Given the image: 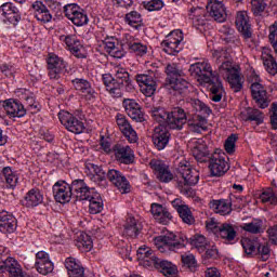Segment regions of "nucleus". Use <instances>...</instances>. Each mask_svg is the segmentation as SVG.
Segmentation results:
<instances>
[{
  "label": "nucleus",
  "mask_w": 277,
  "mask_h": 277,
  "mask_svg": "<svg viewBox=\"0 0 277 277\" xmlns=\"http://www.w3.org/2000/svg\"><path fill=\"white\" fill-rule=\"evenodd\" d=\"M189 72L193 77H197L199 83L208 85L211 95L210 98L214 103H220L222 101V94H224V87H222V81L220 76L213 72L211 64L209 61H202L195 64H192L189 67Z\"/></svg>",
  "instance_id": "obj_1"
},
{
  "label": "nucleus",
  "mask_w": 277,
  "mask_h": 277,
  "mask_svg": "<svg viewBox=\"0 0 277 277\" xmlns=\"http://www.w3.org/2000/svg\"><path fill=\"white\" fill-rule=\"evenodd\" d=\"M54 199L61 205L70 202L72 196L78 202L89 198L88 184L84 180H74L71 184H68L64 180L57 181L52 187Z\"/></svg>",
  "instance_id": "obj_2"
},
{
  "label": "nucleus",
  "mask_w": 277,
  "mask_h": 277,
  "mask_svg": "<svg viewBox=\"0 0 277 277\" xmlns=\"http://www.w3.org/2000/svg\"><path fill=\"white\" fill-rule=\"evenodd\" d=\"M102 81L113 98H120L122 96L124 85L126 88H133L129 71L122 67L115 69V77L111 74L102 75Z\"/></svg>",
  "instance_id": "obj_3"
},
{
  "label": "nucleus",
  "mask_w": 277,
  "mask_h": 277,
  "mask_svg": "<svg viewBox=\"0 0 277 277\" xmlns=\"http://www.w3.org/2000/svg\"><path fill=\"white\" fill-rule=\"evenodd\" d=\"M192 107L201 115H194L186 119V124L192 133H202L207 131V117L211 116L213 110L205 102L198 98H192L189 101Z\"/></svg>",
  "instance_id": "obj_4"
},
{
  "label": "nucleus",
  "mask_w": 277,
  "mask_h": 277,
  "mask_svg": "<svg viewBox=\"0 0 277 277\" xmlns=\"http://www.w3.org/2000/svg\"><path fill=\"white\" fill-rule=\"evenodd\" d=\"M182 180L177 182V188L183 196L187 198L194 196V188L192 186L197 185L200 176L196 170H193L187 164L181 163L179 168Z\"/></svg>",
  "instance_id": "obj_5"
},
{
  "label": "nucleus",
  "mask_w": 277,
  "mask_h": 277,
  "mask_svg": "<svg viewBox=\"0 0 277 277\" xmlns=\"http://www.w3.org/2000/svg\"><path fill=\"white\" fill-rule=\"evenodd\" d=\"M156 243L158 246V250L161 252H166V250L176 252V250L185 248V246L189 243V240L185 236H180L179 238L174 233H168L163 236L157 237Z\"/></svg>",
  "instance_id": "obj_6"
},
{
  "label": "nucleus",
  "mask_w": 277,
  "mask_h": 277,
  "mask_svg": "<svg viewBox=\"0 0 277 277\" xmlns=\"http://www.w3.org/2000/svg\"><path fill=\"white\" fill-rule=\"evenodd\" d=\"M219 74L227 79L234 92H241L243 82L241 81V72L239 69L233 67V63L226 61L219 67Z\"/></svg>",
  "instance_id": "obj_7"
},
{
  "label": "nucleus",
  "mask_w": 277,
  "mask_h": 277,
  "mask_svg": "<svg viewBox=\"0 0 277 277\" xmlns=\"http://www.w3.org/2000/svg\"><path fill=\"white\" fill-rule=\"evenodd\" d=\"M48 75L50 79L60 81L64 72H68V63L64 58L57 56V54H49L47 58Z\"/></svg>",
  "instance_id": "obj_8"
},
{
  "label": "nucleus",
  "mask_w": 277,
  "mask_h": 277,
  "mask_svg": "<svg viewBox=\"0 0 277 277\" xmlns=\"http://www.w3.org/2000/svg\"><path fill=\"white\" fill-rule=\"evenodd\" d=\"M209 169L212 176H224L230 164H228V157L225 153H214L209 157Z\"/></svg>",
  "instance_id": "obj_9"
},
{
  "label": "nucleus",
  "mask_w": 277,
  "mask_h": 277,
  "mask_svg": "<svg viewBox=\"0 0 277 277\" xmlns=\"http://www.w3.org/2000/svg\"><path fill=\"white\" fill-rule=\"evenodd\" d=\"M63 12L68 18V21H71L76 25V27H83V25H88L90 23V19L88 18V13L81 6L78 4L71 3L66 4L63 6Z\"/></svg>",
  "instance_id": "obj_10"
},
{
  "label": "nucleus",
  "mask_w": 277,
  "mask_h": 277,
  "mask_svg": "<svg viewBox=\"0 0 277 277\" xmlns=\"http://www.w3.org/2000/svg\"><path fill=\"white\" fill-rule=\"evenodd\" d=\"M183 31L173 30L167 37L166 40L161 42V47L168 55H176L183 51Z\"/></svg>",
  "instance_id": "obj_11"
},
{
  "label": "nucleus",
  "mask_w": 277,
  "mask_h": 277,
  "mask_svg": "<svg viewBox=\"0 0 277 277\" xmlns=\"http://www.w3.org/2000/svg\"><path fill=\"white\" fill-rule=\"evenodd\" d=\"M58 119L61 124H63L67 131H70V133L79 135L85 131V124H83V121L76 118L75 115L70 114L69 111L61 110L58 113Z\"/></svg>",
  "instance_id": "obj_12"
},
{
  "label": "nucleus",
  "mask_w": 277,
  "mask_h": 277,
  "mask_svg": "<svg viewBox=\"0 0 277 277\" xmlns=\"http://www.w3.org/2000/svg\"><path fill=\"white\" fill-rule=\"evenodd\" d=\"M136 83H138L142 94L146 96H153L157 92V75L155 71L137 74Z\"/></svg>",
  "instance_id": "obj_13"
},
{
  "label": "nucleus",
  "mask_w": 277,
  "mask_h": 277,
  "mask_svg": "<svg viewBox=\"0 0 277 277\" xmlns=\"http://www.w3.org/2000/svg\"><path fill=\"white\" fill-rule=\"evenodd\" d=\"M166 124L172 131H183V127L187 124V113L179 106L171 108Z\"/></svg>",
  "instance_id": "obj_14"
},
{
  "label": "nucleus",
  "mask_w": 277,
  "mask_h": 277,
  "mask_svg": "<svg viewBox=\"0 0 277 277\" xmlns=\"http://www.w3.org/2000/svg\"><path fill=\"white\" fill-rule=\"evenodd\" d=\"M0 14L4 18V23L16 27L23 21L21 10L12 2H5L0 6Z\"/></svg>",
  "instance_id": "obj_15"
},
{
  "label": "nucleus",
  "mask_w": 277,
  "mask_h": 277,
  "mask_svg": "<svg viewBox=\"0 0 277 277\" xmlns=\"http://www.w3.org/2000/svg\"><path fill=\"white\" fill-rule=\"evenodd\" d=\"M171 138L172 134L170 133L168 128L163 126L156 127L151 134V142L156 150H166V147L168 146V144H170Z\"/></svg>",
  "instance_id": "obj_16"
},
{
  "label": "nucleus",
  "mask_w": 277,
  "mask_h": 277,
  "mask_svg": "<svg viewBox=\"0 0 277 277\" xmlns=\"http://www.w3.org/2000/svg\"><path fill=\"white\" fill-rule=\"evenodd\" d=\"M106 179L110 181L121 194H129L131 192V183L127 180V176L122 172L116 169H109L106 173Z\"/></svg>",
  "instance_id": "obj_17"
},
{
  "label": "nucleus",
  "mask_w": 277,
  "mask_h": 277,
  "mask_svg": "<svg viewBox=\"0 0 277 277\" xmlns=\"http://www.w3.org/2000/svg\"><path fill=\"white\" fill-rule=\"evenodd\" d=\"M113 153L116 161L119 163H124V166H131V163L135 161V154L129 145L117 143L113 146Z\"/></svg>",
  "instance_id": "obj_18"
},
{
  "label": "nucleus",
  "mask_w": 277,
  "mask_h": 277,
  "mask_svg": "<svg viewBox=\"0 0 277 277\" xmlns=\"http://www.w3.org/2000/svg\"><path fill=\"white\" fill-rule=\"evenodd\" d=\"M164 88L173 96H187L189 94V82L183 77L164 82Z\"/></svg>",
  "instance_id": "obj_19"
},
{
  "label": "nucleus",
  "mask_w": 277,
  "mask_h": 277,
  "mask_svg": "<svg viewBox=\"0 0 277 277\" xmlns=\"http://www.w3.org/2000/svg\"><path fill=\"white\" fill-rule=\"evenodd\" d=\"M122 107L129 118H131L135 122H144L146 120V116L144 115V111H142V106H140V104L136 103L135 100H123Z\"/></svg>",
  "instance_id": "obj_20"
},
{
  "label": "nucleus",
  "mask_w": 277,
  "mask_h": 277,
  "mask_svg": "<svg viewBox=\"0 0 277 277\" xmlns=\"http://www.w3.org/2000/svg\"><path fill=\"white\" fill-rule=\"evenodd\" d=\"M116 122L122 135L128 138V142H130V144H135L138 140L137 132H135L131 123H129V119L122 114H117Z\"/></svg>",
  "instance_id": "obj_21"
},
{
  "label": "nucleus",
  "mask_w": 277,
  "mask_h": 277,
  "mask_svg": "<svg viewBox=\"0 0 277 277\" xmlns=\"http://www.w3.org/2000/svg\"><path fill=\"white\" fill-rule=\"evenodd\" d=\"M3 107L9 118H25L27 116V108L18 100L9 98L4 101Z\"/></svg>",
  "instance_id": "obj_22"
},
{
  "label": "nucleus",
  "mask_w": 277,
  "mask_h": 277,
  "mask_svg": "<svg viewBox=\"0 0 277 277\" xmlns=\"http://www.w3.org/2000/svg\"><path fill=\"white\" fill-rule=\"evenodd\" d=\"M207 12L216 23H224L227 18L226 6L219 0H210L207 4Z\"/></svg>",
  "instance_id": "obj_23"
},
{
  "label": "nucleus",
  "mask_w": 277,
  "mask_h": 277,
  "mask_svg": "<svg viewBox=\"0 0 277 277\" xmlns=\"http://www.w3.org/2000/svg\"><path fill=\"white\" fill-rule=\"evenodd\" d=\"M35 267L39 274L42 276H47L51 274L54 269L53 262H51V258L49 253L45 251H39L36 253V262Z\"/></svg>",
  "instance_id": "obj_24"
},
{
  "label": "nucleus",
  "mask_w": 277,
  "mask_h": 277,
  "mask_svg": "<svg viewBox=\"0 0 277 277\" xmlns=\"http://www.w3.org/2000/svg\"><path fill=\"white\" fill-rule=\"evenodd\" d=\"M235 25L241 36H243L247 40L252 38V25L250 24V16H248V12H238L236 14Z\"/></svg>",
  "instance_id": "obj_25"
},
{
  "label": "nucleus",
  "mask_w": 277,
  "mask_h": 277,
  "mask_svg": "<svg viewBox=\"0 0 277 277\" xmlns=\"http://www.w3.org/2000/svg\"><path fill=\"white\" fill-rule=\"evenodd\" d=\"M251 95L253 101L260 109H267L269 107V102L267 101V90L260 82H253L251 84Z\"/></svg>",
  "instance_id": "obj_26"
},
{
  "label": "nucleus",
  "mask_w": 277,
  "mask_h": 277,
  "mask_svg": "<svg viewBox=\"0 0 277 277\" xmlns=\"http://www.w3.org/2000/svg\"><path fill=\"white\" fill-rule=\"evenodd\" d=\"M10 274L11 277H24L21 264L14 258H6L0 261V274Z\"/></svg>",
  "instance_id": "obj_27"
},
{
  "label": "nucleus",
  "mask_w": 277,
  "mask_h": 277,
  "mask_svg": "<svg viewBox=\"0 0 277 277\" xmlns=\"http://www.w3.org/2000/svg\"><path fill=\"white\" fill-rule=\"evenodd\" d=\"M88 199H82L81 202L84 200H88L89 203V211L92 215H96L97 213H101L103 211L104 205H103V198L101 197V194L96 192V188L88 186Z\"/></svg>",
  "instance_id": "obj_28"
},
{
  "label": "nucleus",
  "mask_w": 277,
  "mask_h": 277,
  "mask_svg": "<svg viewBox=\"0 0 277 277\" xmlns=\"http://www.w3.org/2000/svg\"><path fill=\"white\" fill-rule=\"evenodd\" d=\"M71 85L77 90V92H81L84 94L87 101H92V98H96V91L92 88V83L84 78H76L71 80Z\"/></svg>",
  "instance_id": "obj_29"
},
{
  "label": "nucleus",
  "mask_w": 277,
  "mask_h": 277,
  "mask_svg": "<svg viewBox=\"0 0 277 277\" xmlns=\"http://www.w3.org/2000/svg\"><path fill=\"white\" fill-rule=\"evenodd\" d=\"M233 202L234 199H212L209 202V207L214 213H219V215H230L233 213Z\"/></svg>",
  "instance_id": "obj_30"
},
{
  "label": "nucleus",
  "mask_w": 277,
  "mask_h": 277,
  "mask_svg": "<svg viewBox=\"0 0 277 277\" xmlns=\"http://www.w3.org/2000/svg\"><path fill=\"white\" fill-rule=\"evenodd\" d=\"M18 221L8 211H0V233L12 235L17 228Z\"/></svg>",
  "instance_id": "obj_31"
},
{
  "label": "nucleus",
  "mask_w": 277,
  "mask_h": 277,
  "mask_svg": "<svg viewBox=\"0 0 277 277\" xmlns=\"http://www.w3.org/2000/svg\"><path fill=\"white\" fill-rule=\"evenodd\" d=\"M150 212L151 215H154L155 220L159 224H163V226H168V224L172 222V213L168 211V208L163 207L160 203H151Z\"/></svg>",
  "instance_id": "obj_32"
},
{
  "label": "nucleus",
  "mask_w": 277,
  "mask_h": 277,
  "mask_svg": "<svg viewBox=\"0 0 277 277\" xmlns=\"http://www.w3.org/2000/svg\"><path fill=\"white\" fill-rule=\"evenodd\" d=\"M42 202H44V195H42V192H40L38 188L28 190L24 197V200L22 201L23 206L27 209L39 207V205H42Z\"/></svg>",
  "instance_id": "obj_33"
},
{
  "label": "nucleus",
  "mask_w": 277,
  "mask_h": 277,
  "mask_svg": "<svg viewBox=\"0 0 277 277\" xmlns=\"http://www.w3.org/2000/svg\"><path fill=\"white\" fill-rule=\"evenodd\" d=\"M65 267L69 277H85V268H83L81 261L75 258H67Z\"/></svg>",
  "instance_id": "obj_34"
},
{
  "label": "nucleus",
  "mask_w": 277,
  "mask_h": 277,
  "mask_svg": "<svg viewBox=\"0 0 277 277\" xmlns=\"http://www.w3.org/2000/svg\"><path fill=\"white\" fill-rule=\"evenodd\" d=\"M32 10L35 12V18L40 23H51L53 19V15H51L47 4L42 1H35L32 3Z\"/></svg>",
  "instance_id": "obj_35"
},
{
  "label": "nucleus",
  "mask_w": 277,
  "mask_h": 277,
  "mask_svg": "<svg viewBox=\"0 0 277 277\" xmlns=\"http://www.w3.org/2000/svg\"><path fill=\"white\" fill-rule=\"evenodd\" d=\"M155 269L166 277H176L179 274V267H176L174 263L163 259H158V261L155 262Z\"/></svg>",
  "instance_id": "obj_36"
},
{
  "label": "nucleus",
  "mask_w": 277,
  "mask_h": 277,
  "mask_svg": "<svg viewBox=\"0 0 277 277\" xmlns=\"http://www.w3.org/2000/svg\"><path fill=\"white\" fill-rule=\"evenodd\" d=\"M240 118L245 122H255V124H263V113L256 108L247 107L240 113Z\"/></svg>",
  "instance_id": "obj_37"
},
{
  "label": "nucleus",
  "mask_w": 277,
  "mask_h": 277,
  "mask_svg": "<svg viewBox=\"0 0 277 277\" xmlns=\"http://www.w3.org/2000/svg\"><path fill=\"white\" fill-rule=\"evenodd\" d=\"M126 47L130 51V53H135V55H140V57H144L146 53H148V45L136 41L135 38L128 35L126 39Z\"/></svg>",
  "instance_id": "obj_38"
},
{
  "label": "nucleus",
  "mask_w": 277,
  "mask_h": 277,
  "mask_svg": "<svg viewBox=\"0 0 277 277\" xmlns=\"http://www.w3.org/2000/svg\"><path fill=\"white\" fill-rule=\"evenodd\" d=\"M194 27H202L207 25V12L199 6H193L188 14Z\"/></svg>",
  "instance_id": "obj_39"
},
{
  "label": "nucleus",
  "mask_w": 277,
  "mask_h": 277,
  "mask_svg": "<svg viewBox=\"0 0 277 277\" xmlns=\"http://www.w3.org/2000/svg\"><path fill=\"white\" fill-rule=\"evenodd\" d=\"M88 169L93 173V176L91 177V181H93V183H97V185H102V187H105L107 185V172L103 170V167L90 163L88 166Z\"/></svg>",
  "instance_id": "obj_40"
},
{
  "label": "nucleus",
  "mask_w": 277,
  "mask_h": 277,
  "mask_svg": "<svg viewBox=\"0 0 277 277\" xmlns=\"http://www.w3.org/2000/svg\"><path fill=\"white\" fill-rule=\"evenodd\" d=\"M2 176L5 181L6 189H16L18 185V171L11 167H4L2 169Z\"/></svg>",
  "instance_id": "obj_41"
},
{
  "label": "nucleus",
  "mask_w": 277,
  "mask_h": 277,
  "mask_svg": "<svg viewBox=\"0 0 277 277\" xmlns=\"http://www.w3.org/2000/svg\"><path fill=\"white\" fill-rule=\"evenodd\" d=\"M240 228L251 235H261L265 233V225L261 219H253L249 223H243Z\"/></svg>",
  "instance_id": "obj_42"
},
{
  "label": "nucleus",
  "mask_w": 277,
  "mask_h": 277,
  "mask_svg": "<svg viewBox=\"0 0 277 277\" xmlns=\"http://www.w3.org/2000/svg\"><path fill=\"white\" fill-rule=\"evenodd\" d=\"M140 230H142V223L137 222L135 217L129 216L124 225V230H123L124 235H127V237H131L132 239H135V237L140 235Z\"/></svg>",
  "instance_id": "obj_43"
},
{
  "label": "nucleus",
  "mask_w": 277,
  "mask_h": 277,
  "mask_svg": "<svg viewBox=\"0 0 277 277\" xmlns=\"http://www.w3.org/2000/svg\"><path fill=\"white\" fill-rule=\"evenodd\" d=\"M216 235L221 237V239H225V241H235L237 230L233 224L222 223Z\"/></svg>",
  "instance_id": "obj_44"
},
{
  "label": "nucleus",
  "mask_w": 277,
  "mask_h": 277,
  "mask_svg": "<svg viewBox=\"0 0 277 277\" xmlns=\"http://www.w3.org/2000/svg\"><path fill=\"white\" fill-rule=\"evenodd\" d=\"M166 75H167V78L164 82L173 81L174 79L185 77V72L183 71L181 66H179V64L176 63H169L166 66Z\"/></svg>",
  "instance_id": "obj_45"
},
{
  "label": "nucleus",
  "mask_w": 277,
  "mask_h": 277,
  "mask_svg": "<svg viewBox=\"0 0 277 277\" xmlns=\"http://www.w3.org/2000/svg\"><path fill=\"white\" fill-rule=\"evenodd\" d=\"M124 23L130 27H134V29H142L144 27V19L142 18V14L137 11H131L126 14Z\"/></svg>",
  "instance_id": "obj_46"
},
{
  "label": "nucleus",
  "mask_w": 277,
  "mask_h": 277,
  "mask_svg": "<svg viewBox=\"0 0 277 277\" xmlns=\"http://www.w3.org/2000/svg\"><path fill=\"white\" fill-rule=\"evenodd\" d=\"M262 61L265 67V70L268 72V75H272L273 77H276L277 75V63L274 56L272 54L263 53L262 54Z\"/></svg>",
  "instance_id": "obj_47"
},
{
  "label": "nucleus",
  "mask_w": 277,
  "mask_h": 277,
  "mask_svg": "<svg viewBox=\"0 0 277 277\" xmlns=\"http://www.w3.org/2000/svg\"><path fill=\"white\" fill-rule=\"evenodd\" d=\"M240 243L245 250V253H247L248 256H252V254H256L259 238H242Z\"/></svg>",
  "instance_id": "obj_48"
},
{
  "label": "nucleus",
  "mask_w": 277,
  "mask_h": 277,
  "mask_svg": "<svg viewBox=\"0 0 277 277\" xmlns=\"http://www.w3.org/2000/svg\"><path fill=\"white\" fill-rule=\"evenodd\" d=\"M169 114L170 111L166 110L163 107H151L150 109L153 120L159 122L160 124H167Z\"/></svg>",
  "instance_id": "obj_49"
},
{
  "label": "nucleus",
  "mask_w": 277,
  "mask_h": 277,
  "mask_svg": "<svg viewBox=\"0 0 277 277\" xmlns=\"http://www.w3.org/2000/svg\"><path fill=\"white\" fill-rule=\"evenodd\" d=\"M76 246L79 250H82V252H90L92 250L94 243L92 242V237L88 234H80L78 237V240L76 242Z\"/></svg>",
  "instance_id": "obj_50"
},
{
  "label": "nucleus",
  "mask_w": 277,
  "mask_h": 277,
  "mask_svg": "<svg viewBox=\"0 0 277 277\" xmlns=\"http://www.w3.org/2000/svg\"><path fill=\"white\" fill-rule=\"evenodd\" d=\"M220 32L222 34L221 38L223 42H226V44H234L235 40H237V37L235 36V28H232L228 25H223L220 28Z\"/></svg>",
  "instance_id": "obj_51"
},
{
  "label": "nucleus",
  "mask_w": 277,
  "mask_h": 277,
  "mask_svg": "<svg viewBox=\"0 0 277 277\" xmlns=\"http://www.w3.org/2000/svg\"><path fill=\"white\" fill-rule=\"evenodd\" d=\"M182 265L184 269H189V272H196L198 267V262L196 261V256L192 253L182 254Z\"/></svg>",
  "instance_id": "obj_52"
},
{
  "label": "nucleus",
  "mask_w": 277,
  "mask_h": 277,
  "mask_svg": "<svg viewBox=\"0 0 277 277\" xmlns=\"http://www.w3.org/2000/svg\"><path fill=\"white\" fill-rule=\"evenodd\" d=\"M177 213L184 224H187L188 226H194V224H196V217L194 216V212H192L189 206H186Z\"/></svg>",
  "instance_id": "obj_53"
},
{
  "label": "nucleus",
  "mask_w": 277,
  "mask_h": 277,
  "mask_svg": "<svg viewBox=\"0 0 277 277\" xmlns=\"http://www.w3.org/2000/svg\"><path fill=\"white\" fill-rule=\"evenodd\" d=\"M193 155L197 161L200 163L207 162V159H209V149L205 145L195 146L193 148Z\"/></svg>",
  "instance_id": "obj_54"
},
{
  "label": "nucleus",
  "mask_w": 277,
  "mask_h": 277,
  "mask_svg": "<svg viewBox=\"0 0 277 277\" xmlns=\"http://www.w3.org/2000/svg\"><path fill=\"white\" fill-rule=\"evenodd\" d=\"M260 200L264 205H277V196L272 188H266L265 190H263L260 195Z\"/></svg>",
  "instance_id": "obj_55"
},
{
  "label": "nucleus",
  "mask_w": 277,
  "mask_h": 277,
  "mask_svg": "<svg viewBox=\"0 0 277 277\" xmlns=\"http://www.w3.org/2000/svg\"><path fill=\"white\" fill-rule=\"evenodd\" d=\"M265 8H267L266 0H254L251 1V12L253 16H261L265 12Z\"/></svg>",
  "instance_id": "obj_56"
},
{
  "label": "nucleus",
  "mask_w": 277,
  "mask_h": 277,
  "mask_svg": "<svg viewBox=\"0 0 277 277\" xmlns=\"http://www.w3.org/2000/svg\"><path fill=\"white\" fill-rule=\"evenodd\" d=\"M187 240L190 246H195L198 250H205L207 248V238L203 235H195Z\"/></svg>",
  "instance_id": "obj_57"
},
{
  "label": "nucleus",
  "mask_w": 277,
  "mask_h": 277,
  "mask_svg": "<svg viewBox=\"0 0 277 277\" xmlns=\"http://www.w3.org/2000/svg\"><path fill=\"white\" fill-rule=\"evenodd\" d=\"M60 40L66 44L68 50L81 43V41L77 38V35H62Z\"/></svg>",
  "instance_id": "obj_58"
},
{
  "label": "nucleus",
  "mask_w": 277,
  "mask_h": 277,
  "mask_svg": "<svg viewBox=\"0 0 277 277\" xmlns=\"http://www.w3.org/2000/svg\"><path fill=\"white\" fill-rule=\"evenodd\" d=\"M256 254L260 255L261 261H268L271 256L269 245L267 242H259L256 247Z\"/></svg>",
  "instance_id": "obj_59"
},
{
  "label": "nucleus",
  "mask_w": 277,
  "mask_h": 277,
  "mask_svg": "<svg viewBox=\"0 0 277 277\" xmlns=\"http://www.w3.org/2000/svg\"><path fill=\"white\" fill-rule=\"evenodd\" d=\"M268 31H269L268 40L275 53H277V22H275L273 25L269 26Z\"/></svg>",
  "instance_id": "obj_60"
},
{
  "label": "nucleus",
  "mask_w": 277,
  "mask_h": 277,
  "mask_svg": "<svg viewBox=\"0 0 277 277\" xmlns=\"http://www.w3.org/2000/svg\"><path fill=\"white\" fill-rule=\"evenodd\" d=\"M237 140H239L237 134H232L226 138L224 147L228 155H233V153H235V144L237 143Z\"/></svg>",
  "instance_id": "obj_61"
},
{
  "label": "nucleus",
  "mask_w": 277,
  "mask_h": 277,
  "mask_svg": "<svg viewBox=\"0 0 277 277\" xmlns=\"http://www.w3.org/2000/svg\"><path fill=\"white\" fill-rule=\"evenodd\" d=\"M143 5L145 10H148V12H157L163 8V1L162 0H151L148 2H143Z\"/></svg>",
  "instance_id": "obj_62"
},
{
  "label": "nucleus",
  "mask_w": 277,
  "mask_h": 277,
  "mask_svg": "<svg viewBox=\"0 0 277 277\" xmlns=\"http://www.w3.org/2000/svg\"><path fill=\"white\" fill-rule=\"evenodd\" d=\"M158 261L159 258H157V255H155V252L151 251L149 255H147V259L141 260L138 264L143 267H155V263H157Z\"/></svg>",
  "instance_id": "obj_63"
},
{
  "label": "nucleus",
  "mask_w": 277,
  "mask_h": 277,
  "mask_svg": "<svg viewBox=\"0 0 277 277\" xmlns=\"http://www.w3.org/2000/svg\"><path fill=\"white\" fill-rule=\"evenodd\" d=\"M149 167L151 168V170H154V172H156L157 174L161 173L162 170L164 168L168 167V164H166V162L163 160H159V159H151L149 161Z\"/></svg>",
  "instance_id": "obj_64"
}]
</instances>
